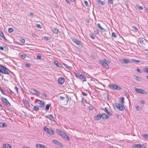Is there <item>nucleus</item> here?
<instances>
[{"instance_id": "15", "label": "nucleus", "mask_w": 148, "mask_h": 148, "mask_svg": "<svg viewBox=\"0 0 148 148\" xmlns=\"http://www.w3.org/2000/svg\"><path fill=\"white\" fill-rule=\"evenodd\" d=\"M45 117L49 119L50 120L54 121V116L51 114H49L48 115L45 116Z\"/></svg>"}, {"instance_id": "59", "label": "nucleus", "mask_w": 148, "mask_h": 148, "mask_svg": "<svg viewBox=\"0 0 148 148\" xmlns=\"http://www.w3.org/2000/svg\"><path fill=\"white\" fill-rule=\"evenodd\" d=\"M69 21L71 22H72L73 21V20L71 18H69Z\"/></svg>"}, {"instance_id": "35", "label": "nucleus", "mask_w": 148, "mask_h": 148, "mask_svg": "<svg viewBox=\"0 0 148 148\" xmlns=\"http://www.w3.org/2000/svg\"><path fill=\"white\" fill-rule=\"evenodd\" d=\"M13 31V29L12 28H9L8 29V32L9 33L12 32Z\"/></svg>"}, {"instance_id": "53", "label": "nucleus", "mask_w": 148, "mask_h": 148, "mask_svg": "<svg viewBox=\"0 0 148 148\" xmlns=\"http://www.w3.org/2000/svg\"><path fill=\"white\" fill-rule=\"evenodd\" d=\"M66 100L67 101V102H66V104H67V103L68 101L69 100V98L68 97H66Z\"/></svg>"}, {"instance_id": "5", "label": "nucleus", "mask_w": 148, "mask_h": 148, "mask_svg": "<svg viewBox=\"0 0 148 148\" xmlns=\"http://www.w3.org/2000/svg\"><path fill=\"white\" fill-rule=\"evenodd\" d=\"M109 87L114 90H120L121 89V88L119 86H118L116 84H109Z\"/></svg>"}, {"instance_id": "19", "label": "nucleus", "mask_w": 148, "mask_h": 148, "mask_svg": "<svg viewBox=\"0 0 148 148\" xmlns=\"http://www.w3.org/2000/svg\"><path fill=\"white\" fill-rule=\"evenodd\" d=\"M3 148H11V147L9 144H3Z\"/></svg>"}, {"instance_id": "54", "label": "nucleus", "mask_w": 148, "mask_h": 148, "mask_svg": "<svg viewBox=\"0 0 148 148\" xmlns=\"http://www.w3.org/2000/svg\"><path fill=\"white\" fill-rule=\"evenodd\" d=\"M82 95H84V96H86L87 95V93H86L85 92H82Z\"/></svg>"}, {"instance_id": "46", "label": "nucleus", "mask_w": 148, "mask_h": 148, "mask_svg": "<svg viewBox=\"0 0 148 148\" xmlns=\"http://www.w3.org/2000/svg\"><path fill=\"white\" fill-rule=\"evenodd\" d=\"M84 3L85 5L87 7H89V5L88 4V2L86 1H84Z\"/></svg>"}, {"instance_id": "50", "label": "nucleus", "mask_w": 148, "mask_h": 148, "mask_svg": "<svg viewBox=\"0 0 148 148\" xmlns=\"http://www.w3.org/2000/svg\"><path fill=\"white\" fill-rule=\"evenodd\" d=\"M140 102L141 104H144L145 103V102L143 100H141L140 101Z\"/></svg>"}, {"instance_id": "8", "label": "nucleus", "mask_w": 148, "mask_h": 148, "mask_svg": "<svg viewBox=\"0 0 148 148\" xmlns=\"http://www.w3.org/2000/svg\"><path fill=\"white\" fill-rule=\"evenodd\" d=\"M73 41L77 45H79L80 47H82V44L81 41H79L76 39L73 38Z\"/></svg>"}, {"instance_id": "56", "label": "nucleus", "mask_w": 148, "mask_h": 148, "mask_svg": "<svg viewBox=\"0 0 148 148\" xmlns=\"http://www.w3.org/2000/svg\"><path fill=\"white\" fill-rule=\"evenodd\" d=\"M0 90L2 94H4L3 92V90L1 88H0Z\"/></svg>"}, {"instance_id": "28", "label": "nucleus", "mask_w": 148, "mask_h": 148, "mask_svg": "<svg viewBox=\"0 0 148 148\" xmlns=\"http://www.w3.org/2000/svg\"><path fill=\"white\" fill-rule=\"evenodd\" d=\"M103 96L106 100H108L109 99V96L108 95L107 93H104L103 94Z\"/></svg>"}, {"instance_id": "62", "label": "nucleus", "mask_w": 148, "mask_h": 148, "mask_svg": "<svg viewBox=\"0 0 148 148\" xmlns=\"http://www.w3.org/2000/svg\"><path fill=\"white\" fill-rule=\"evenodd\" d=\"M90 37L93 39H94L95 38L94 36L93 35L91 36Z\"/></svg>"}, {"instance_id": "32", "label": "nucleus", "mask_w": 148, "mask_h": 148, "mask_svg": "<svg viewBox=\"0 0 148 148\" xmlns=\"http://www.w3.org/2000/svg\"><path fill=\"white\" fill-rule=\"evenodd\" d=\"M51 106V104H49L47 105L45 109L46 110H48L49 109V107Z\"/></svg>"}, {"instance_id": "3", "label": "nucleus", "mask_w": 148, "mask_h": 148, "mask_svg": "<svg viewBox=\"0 0 148 148\" xmlns=\"http://www.w3.org/2000/svg\"><path fill=\"white\" fill-rule=\"evenodd\" d=\"M135 92L138 93L145 95L147 94V92L144 89L141 88H135Z\"/></svg>"}, {"instance_id": "11", "label": "nucleus", "mask_w": 148, "mask_h": 148, "mask_svg": "<svg viewBox=\"0 0 148 148\" xmlns=\"http://www.w3.org/2000/svg\"><path fill=\"white\" fill-rule=\"evenodd\" d=\"M132 147L134 148H141L142 147H145L144 144L141 145L140 144H133L132 145Z\"/></svg>"}, {"instance_id": "43", "label": "nucleus", "mask_w": 148, "mask_h": 148, "mask_svg": "<svg viewBox=\"0 0 148 148\" xmlns=\"http://www.w3.org/2000/svg\"><path fill=\"white\" fill-rule=\"evenodd\" d=\"M116 34L114 32H113L112 33V36L113 37H114V38H115L116 37Z\"/></svg>"}, {"instance_id": "45", "label": "nucleus", "mask_w": 148, "mask_h": 148, "mask_svg": "<svg viewBox=\"0 0 148 148\" xmlns=\"http://www.w3.org/2000/svg\"><path fill=\"white\" fill-rule=\"evenodd\" d=\"M94 108V107L92 106H90L89 107V109L90 110H92Z\"/></svg>"}, {"instance_id": "14", "label": "nucleus", "mask_w": 148, "mask_h": 148, "mask_svg": "<svg viewBox=\"0 0 148 148\" xmlns=\"http://www.w3.org/2000/svg\"><path fill=\"white\" fill-rule=\"evenodd\" d=\"M39 102L38 103L40 105L39 107L41 108H44L45 107V103L43 101L39 100Z\"/></svg>"}, {"instance_id": "22", "label": "nucleus", "mask_w": 148, "mask_h": 148, "mask_svg": "<svg viewBox=\"0 0 148 148\" xmlns=\"http://www.w3.org/2000/svg\"><path fill=\"white\" fill-rule=\"evenodd\" d=\"M37 148H45V146L40 144H37L36 145Z\"/></svg>"}, {"instance_id": "9", "label": "nucleus", "mask_w": 148, "mask_h": 148, "mask_svg": "<svg viewBox=\"0 0 148 148\" xmlns=\"http://www.w3.org/2000/svg\"><path fill=\"white\" fill-rule=\"evenodd\" d=\"M1 99L2 101L5 103V105L6 106H10L11 105L10 103L8 102V100L5 98L2 97H1Z\"/></svg>"}, {"instance_id": "29", "label": "nucleus", "mask_w": 148, "mask_h": 148, "mask_svg": "<svg viewBox=\"0 0 148 148\" xmlns=\"http://www.w3.org/2000/svg\"><path fill=\"white\" fill-rule=\"evenodd\" d=\"M0 36L1 37L5 39L6 40L5 36H4L3 32L2 31H0Z\"/></svg>"}, {"instance_id": "16", "label": "nucleus", "mask_w": 148, "mask_h": 148, "mask_svg": "<svg viewBox=\"0 0 148 148\" xmlns=\"http://www.w3.org/2000/svg\"><path fill=\"white\" fill-rule=\"evenodd\" d=\"M101 117V114L99 113L97 115L95 116V118L97 120H100Z\"/></svg>"}, {"instance_id": "63", "label": "nucleus", "mask_w": 148, "mask_h": 148, "mask_svg": "<svg viewBox=\"0 0 148 148\" xmlns=\"http://www.w3.org/2000/svg\"><path fill=\"white\" fill-rule=\"evenodd\" d=\"M139 9H140V10H143V7L142 6H140L139 7Z\"/></svg>"}, {"instance_id": "47", "label": "nucleus", "mask_w": 148, "mask_h": 148, "mask_svg": "<svg viewBox=\"0 0 148 148\" xmlns=\"http://www.w3.org/2000/svg\"><path fill=\"white\" fill-rule=\"evenodd\" d=\"M60 99L61 100H64L65 99V98L64 97L60 96Z\"/></svg>"}, {"instance_id": "34", "label": "nucleus", "mask_w": 148, "mask_h": 148, "mask_svg": "<svg viewBox=\"0 0 148 148\" xmlns=\"http://www.w3.org/2000/svg\"><path fill=\"white\" fill-rule=\"evenodd\" d=\"M143 137L146 139H148V134H144Z\"/></svg>"}, {"instance_id": "24", "label": "nucleus", "mask_w": 148, "mask_h": 148, "mask_svg": "<svg viewBox=\"0 0 148 148\" xmlns=\"http://www.w3.org/2000/svg\"><path fill=\"white\" fill-rule=\"evenodd\" d=\"M97 26L99 28V29L103 32H104L106 31V29L102 28L100 25L99 23H98L97 25Z\"/></svg>"}, {"instance_id": "42", "label": "nucleus", "mask_w": 148, "mask_h": 148, "mask_svg": "<svg viewBox=\"0 0 148 148\" xmlns=\"http://www.w3.org/2000/svg\"><path fill=\"white\" fill-rule=\"evenodd\" d=\"M21 57L22 58L24 59L25 58L26 55L25 54H21Z\"/></svg>"}, {"instance_id": "51", "label": "nucleus", "mask_w": 148, "mask_h": 148, "mask_svg": "<svg viewBox=\"0 0 148 148\" xmlns=\"http://www.w3.org/2000/svg\"><path fill=\"white\" fill-rule=\"evenodd\" d=\"M37 27L39 28H42L41 25L40 24H37Z\"/></svg>"}, {"instance_id": "55", "label": "nucleus", "mask_w": 148, "mask_h": 148, "mask_svg": "<svg viewBox=\"0 0 148 148\" xmlns=\"http://www.w3.org/2000/svg\"><path fill=\"white\" fill-rule=\"evenodd\" d=\"M14 89L18 93V88L17 87L15 86L14 87Z\"/></svg>"}, {"instance_id": "23", "label": "nucleus", "mask_w": 148, "mask_h": 148, "mask_svg": "<svg viewBox=\"0 0 148 148\" xmlns=\"http://www.w3.org/2000/svg\"><path fill=\"white\" fill-rule=\"evenodd\" d=\"M23 104L24 106L26 107H29L30 106L28 102L26 101H23Z\"/></svg>"}, {"instance_id": "37", "label": "nucleus", "mask_w": 148, "mask_h": 148, "mask_svg": "<svg viewBox=\"0 0 148 148\" xmlns=\"http://www.w3.org/2000/svg\"><path fill=\"white\" fill-rule=\"evenodd\" d=\"M1 127H6L7 126L6 124L4 123H1Z\"/></svg>"}, {"instance_id": "20", "label": "nucleus", "mask_w": 148, "mask_h": 148, "mask_svg": "<svg viewBox=\"0 0 148 148\" xmlns=\"http://www.w3.org/2000/svg\"><path fill=\"white\" fill-rule=\"evenodd\" d=\"M101 117L103 119H108V116L105 113H102L101 114Z\"/></svg>"}, {"instance_id": "48", "label": "nucleus", "mask_w": 148, "mask_h": 148, "mask_svg": "<svg viewBox=\"0 0 148 148\" xmlns=\"http://www.w3.org/2000/svg\"><path fill=\"white\" fill-rule=\"evenodd\" d=\"M20 41L23 44H24L25 42V40L24 39H21Z\"/></svg>"}, {"instance_id": "36", "label": "nucleus", "mask_w": 148, "mask_h": 148, "mask_svg": "<svg viewBox=\"0 0 148 148\" xmlns=\"http://www.w3.org/2000/svg\"><path fill=\"white\" fill-rule=\"evenodd\" d=\"M140 43L141 44L143 45L144 44V41L143 40L141 39H139Z\"/></svg>"}, {"instance_id": "25", "label": "nucleus", "mask_w": 148, "mask_h": 148, "mask_svg": "<svg viewBox=\"0 0 148 148\" xmlns=\"http://www.w3.org/2000/svg\"><path fill=\"white\" fill-rule=\"evenodd\" d=\"M79 79H81V80L83 82L86 81V79L85 77L82 75H80L79 76Z\"/></svg>"}, {"instance_id": "10", "label": "nucleus", "mask_w": 148, "mask_h": 148, "mask_svg": "<svg viewBox=\"0 0 148 148\" xmlns=\"http://www.w3.org/2000/svg\"><path fill=\"white\" fill-rule=\"evenodd\" d=\"M52 142L57 146H59L60 147H62L63 145L61 143H60L56 140L53 139L52 140Z\"/></svg>"}, {"instance_id": "13", "label": "nucleus", "mask_w": 148, "mask_h": 148, "mask_svg": "<svg viewBox=\"0 0 148 148\" xmlns=\"http://www.w3.org/2000/svg\"><path fill=\"white\" fill-rule=\"evenodd\" d=\"M58 81L59 84H62L64 83L65 79L63 77H60L58 78Z\"/></svg>"}, {"instance_id": "18", "label": "nucleus", "mask_w": 148, "mask_h": 148, "mask_svg": "<svg viewBox=\"0 0 148 148\" xmlns=\"http://www.w3.org/2000/svg\"><path fill=\"white\" fill-rule=\"evenodd\" d=\"M134 77L136 80L138 82L141 81L142 80L141 78L139 76H137L136 75H134Z\"/></svg>"}, {"instance_id": "40", "label": "nucleus", "mask_w": 148, "mask_h": 148, "mask_svg": "<svg viewBox=\"0 0 148 148\" xmlns=\"http://www.w3.org/2000/svg\"><path fill=\"white\" fill-rule=\"evenodd\" d=\"M121 99V103L123 104L124 102V98L123 97H122Z\"/></svg>"}, {"instance_id": "6", "label": "nucleus", "mask_w": 148, "mask_h": 148, "mask_svg": "<svg viewBox=\"0 0 148 148\" xmlns=\"http://www.w3.org/2000/svg\"><path fill=\"white\" fill-rule=\"evenodd\" d=\"M100 62L102 64V66L104 68H106L107 69H109V67L106 62V60L104 59V60H102L100 61Z\"/></svg>"}, {"instance_id": "21", "label": "nucleus", "mask_w": 148, "mask_h": 148, "mask_svg": "<svg viewBox=\"0 0 148 148\" xmlns=\"http://www.w3.org/2000/svg\"><path fill=\"white\" fill-rule=\"evenodd\" d=\"M122 60L124 62V63L127 64L131 63L129 60L127 59L123 58V59Z\"/></svg>"}, {"instance_id": "4", "label": "nucleus", "mask_w": 148, "mask_h": 148, "mask_svg": "<svg viewBox=\"0 0 148 148\" xmlns=\"http://www.w3.org/2000/svg\"><path fill=\"white\" fill-rule=\"evenodd\" d=\"M0 67L1 68V73H3L5 74H9L8 71V69L6 67L0 64Z\"/></svg>"}, {"instance_id": "52", "label": "nucleus", "mask_w": 148, "mask_h": 148, "mask_svg": "<svg viewBox=\"0 0 148 148\" xmlns=\"http://www.w3.org/2000/svg\"><path fill=\"white\" fill-rule=\"evenodd\" d=\"M25 66L27 67H29L31 65L29 64L26 63L25 64Z\"/></svg>"}, {"instance_id": "64", "label": "nucleus", "mask_w": 148, "mask_h": 148, "mask_svg": "<svg viewBox=\"0 0 148 148\" xmlns=\"http://www.w3.org/2000/svg\"><path fill=\"white\" fill-rule=\"evenodd\" d=\"M97 2L99 3H101V0H97Z\"/></svg>"}, {"instance_id": "30", "label": "nucleus", "mask_w": 148, "mask_h": 148, "mask_svg": "<svg viewBox=\"0 0 148 148\" xmlns=\"http://www.w3.org/2000/svg\"><path fill=\"white\" fill-rule=\"evenodd\" d=\"M136 109L137 111H141L142 110V108L140 107L139 106H136Z\"/></svg>"}, {"instance_id": "60", "label": "nucleus", "mask_w": 148, "mask_h": 148, "mask_svg": "<svg viewBox=\"0 0 148 148\" xmlns=\"http://www.w3.org/2000/svg\"><path fill=\"white\" fill-rule=\"evenodd\" d=\"M105 2L104 1H101V5H104L105 4Z\"/></svg>"}, {"instance_id": "61", "label": "nucleus", "mask_w": 148, "mask_h": 148, "mask_svg": "<svg viewBox=\"0 0 148 148\" xmlns=\"http://www.w3.org/2000/svg\"><path fill=\"white\" fill-rule=\"evenodd\" d=\"M134 29L136 30L137 31L138 30L137 28L135 26H134Z\"/></svg>"}, {"instance_id": "12", "label": "nucleus", "mask_w": 148, "mask_h": 148, "mask_svg": "<svg viewBox=\"0 0 148 148\" xmlns=\"http://www.w3.org/2000/svg\"><path fill=\"white\" fill-rule=\"evenodd\" d=\"M31 90L33 94L36 95L38 96H39L40 95V92L35 89L34 88L31 89Z\"/></svg>"}, {"instance_id": "57", "label": "nucleus", "mask_w": 148, "mask_h": 148, "mask_svg": "<svg viewBox=\"0 0 148 148\" xmlns=\"http://www.w3.org/2000/svg\"><path fill=\"white\" fill-rule=\"evenodd\" d=\"M94 33L95 34H97L99 33V32L98 30H95L94 31Z\"/></svg>"}, {"instance_id": "2", "label": "nucleus", "mask_w": 148, "mask_h": 148, "mask_svg": "<svg viewBox=\"0 0 148 148\" xmlns=\"http://www.w3.org/2000/svg\"><path fill=\"white\" fill-rule=\"evenodd\" d=\"M43 130L46 133L48 134L51 135H53L54 134L53 131L51 128H49L46 126H45L44 127Z\"/></svg>"}, {"instance_id": "44", "label": "nucleus", "mask_w": 148, "mask_h": 148, "mask_svg": "<svg viewBox=\"0 0 148 148\" xmlns=\"http://www.w3.org/2000/svg\"><path fill=\"white\" fill-rule=\"evenodd\" d=\"M44 39L46 40H49L50 39V38L48 36H45L44 37Z\"/></svg>"}, {"instance_id": "58", "label": "nucleus", "mask_w": 148, "mask_h": 148, "mask_svg": "<svg viewBox=\"0 0 148 148\" xmlns=\"http://www.w3.org/2000/svg\"><path fill=\"white\" fill-rule=\"evenodd\" d=\"M136 71L139 73H142V72H141L140 70L139 69H136Z\"/></svg>"}, {"instance_id": "27", "label": "nucleus", "mask_w": 148, "mask_h": 148, "mask_svg": "<svg viewBox=\"0 0 148 148\" xmlns=\"http://www.w3.org/2000/svg\"><path fill=\"white\" fill-rule=\"evenodd\" d=\"M54 63L58 67H61L62 66V64L57 61H55Z\"/></svg>"}, {"instance_id": "49", "label": "nucleus", "mask_w": 148, "mask_h": 148, "mask_svg": "<svg viewBox=\"0 0 148 148\" xmlns=\"http://www.w3.org/2000/svg\"><path fill=\"white\" fill-rule=\"evenodd\" d=\"M108 3H110L111 4H112L113 3V0H108Z\"/></svg>"}, {"instance_id": "38", "label": "nucleus", "mask_w": 148, "mask_h": 148, "mask_svg": "<svg viewBox=\"0 0 148 148\" xmlns=\"http://www.w3.org/2000/svg\"><path fill=\"white\" fill-rule=\"evenodd\" d=\"M143 70L145 73H148V67L144 68Z\"/></svg>"}, {"instance_id": "17", "label": "nucleus", "mask_w": 148, "mask_h": 148, "mask_svg": "<svg viewBox=\"0 0 148 148\" xmlns=\"http://www.w3.org/2000/svg\"><path fill=\"white\" fill-rule=\"evenodd\" d=\"M104 111L109 115H112L113 114V112L112 111H109L106 108H104Z\"/></svg>"}, {"instance_id": "31", "label": "nucleus", "mask_w": 148, "mask_h": 148, "mask_svg": "<svg viewBox=\"0 0 148 148\" xmlns=\"http://www.w3.org/2000/svg\"><path fill=\"white\" fill-rule=\"evenodd\" d=\"M33 110L34 111L37 112V111H38L39 110V109L38 107L34 106V108H33Z\"/></svg>"}, {"instance_id": "39", "label": "nucleus", "mask_w": 148, "mask_h": 148, "mask_svg": "<svg viewBox=\"0 0 148 148\" xmlns=\"http://www.w3.org/2000/svg\"><path fill=\"white\" fill-rule=\"evenodd\" d=\"M41 58L42 57L41 55H38L36 56V58L38 59L41 60L42 59Z\"/></svg>"}, {"instance_id": "26", "label": "nucleus", "mask_w": 148, "mask_h": 148, "mask_svg": "<svg viewBox=\"0 0 148 148\" xmlns=\"http://www.w3.org/2000/svg\"><path fill=\"white\" fill-rule=\"evenodd\" d=\"M53 32L56 34H58L59 32V30L56 28H53L52 29Z\"/></svg>"}, {"instance_id": "1", "label": "nucleus", "mask_w": 148, "mask_h": 148, "mask_svg": "<svg viewBox=\"0 0 148 148\" xmlns=\"http://www.w3.org/2000/svg\"><path fill=\"white\" fill-rule=\"evenodd\" d=\"M57 132L59 134L61 135L62 138L66 139L68 140H70L69 138L67 136L66 134L63 131L59 129H56Z\"/></svg>"}, {"instance_id": "41", "label": "nucleus", "mask_w": 148, "mask_h": 148, "mask_svg": "<svg viewBox=\"0 0 148 148\" xmlns=\"http://www.w3.org/2000/svg\"><path fill=\"white\" fill-rule=\"evenodd\" d=\"M63 64L65 66V67L66 68H68V69H70V68H71V67L70 66H69L66 64L63 63Z\"/></svg>"}, {"instance_id": "33", "label": "nucleus", "mask_w": 148, "mask_h": 148, "mask_svg": "<svg viewBox=\"0 0 148 148\" xmlns=\"http://www.w3.org/2000/svg\"><path fill=\"white\" fill-rule=\"evenodd\" d=\"M132 61L134 62H135L137 63H139L140 62V61L139 60H136L135 59H132Z\"/></svg>"}, {"instance_id": "7", "label": "nucleus", "mask_w": 148, "mask_h": 148, "mask_svg": "<svg viewBox=\"0 0 148 148\" xmlns=\"http://www.w3.org/2000/svg\"><path fill=\"white\" fill-rule=\"evenodd\" d=\"M115 106L116 108L120 111L123 110V109H125L124 107L119 103H116Z\"/></svg>"}]
</instances>
